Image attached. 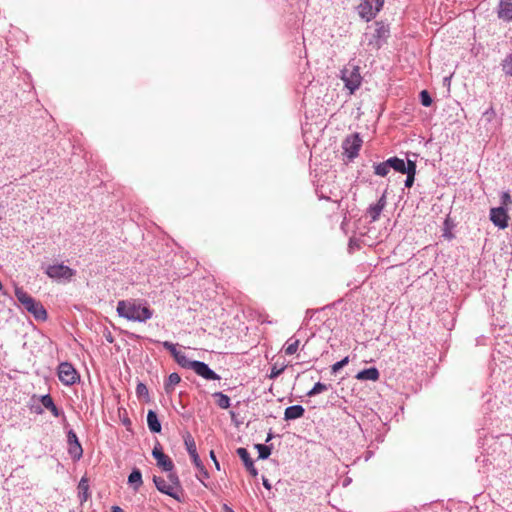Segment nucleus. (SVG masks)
<instances>
[{
  "label": "nucleus",
  "mask_w": 512,
  "mask_h": 512,
  "mask_svg": "<svg viewBox=\"0 0 512 512\" xmlns=\"http://www.w3.org/2000/svg\"><path fill=\"white\" fill-rule=\"evenodd\" d=\"M116 311L120 317L139 323H145L153 317V310L148 303L139 299L118 301Z\"/></svg>",
  "instance_id": "1"
},
{
  "label": "nucleus",
  "mask_w": 512,
  "mask_h": 512,
  "mask_svg": "<svg viewBox=\"0 0 512 512\" xmlns=\"http://www.w3.org/2000/svg\"><path fill=\"white\" fill-rule=\"evenodd\" d=\"M15 297L21 303V305L38 320H45L47 317L46 310L43 305L32 298L27 292L21 287L15 288Z\"/></svg>",
  "instance_id": "2"
},
{
  "label": "nucleus",
  "mask_w": 512,
  "mask_h": 512,
  "mask_svg": "<svg viewBox=\"0 0 512 512\" xmlns=\"http://www.w3.org/2000/svg\"><path fill=\"white\" fill-rule=\"evenodd\" d=\"M184 444H185L188 454L190 455V457L192 459L193 464L195 465V467L197 468V470L199 472L198 479L202 483H204V479L209 478V473L206 470L204 464L202 463V461L197 453L195 440L190 433H186L184 435Z\"/></svg>",
  "instance_id": "3"
},
{
  "label": "nucleus",
  "mask_w": 512,
  "mask_h": 512,
  "mask_svg": "<svg viewBox=\"0 0 512 512\" xmlns=\"http://www.w3.org/2000/svg\"><path fill=\"white\" fill-rule=\"evenodd\" d=\"M341 79L344 81L345 87L350 91V93H354L362 83V76L360 74L359 67L351 62L348 63L341 70Z\"/></svg>",
  "instance_id": "4"
},
{
  "label": "nucleus",
  "mask_w": 512,
  "mask_h": 512,
  "mask_svg": "<svg viewBox=\"0 0 512 512\" xmlns=\"http://www.w3.org/2000/svg\"><path fill=\"white\" fill-rule=\"evenodd\" d=\"M383 5L384 0H361L356 9L358 15L368 22L376 17Z\"/></svg>",
  "instance_id": "5"
},
{
  "label": "nucleus",
  "mask_w": 512,
  "mask_h": 512,
  "mask_svg": "<svg viewBox=\"0 0 512 512\" xmlns=\"http://www.w3.org/2000/svg\"><path fill=\"white\" fill-rule=\"evenodd\" d=\"M67 452L73 461H78L83 456V448L76 433L73 430L67 433Z\"/></svg>",
  "instance_id": "6"
},
{
  "label": "nucleus",
  "mask_w": 512,
  "mask_h": 512,
  "mask_svg": "<svg viewBox=\"0 0 512 512\" xmlns=\"http://www.w3.org/2000/svg\"><path fill=\"white\" fill-rule=\"evenodd\" d=\"M389 28L382 23L377 22L372 38L369 40V45L379 49L386 39L389 37Z\"/></svg>",
  "instance_id": "7"
},
{
  "label": "nucleus",
  "mask_w": 512,
  "mask_h": 512,
  "mask_svg": "<svg viewBox=\"0 0 512 512\" xmlns=\"http://www.w3.org/2000/svg\"><path fill=\"white\" fill-rule=\"evenodd\" d=\"M152 455L155 458L157 465L162 468V470L171 472L174 469L173 461L163 453L162 447L159 443L153 448Z\"/></svg>",
  "instance_id": "8"
},
{
  "label": "nucleus",
  "mask_w": 512,
  "mask_h": 512,
  "mask_svg": "<svg viewBox=\"0 0 512 512\" xmlns=\"http://www.w3.org/2000/svg\"><path fill=\"white\" fill-rule=\"evenodd\" d=\"M362 145V140L359 137V134H353L348 136L343 142V149L349 158H355Z\"/></svg>",
  "instance_id": "9"
},
{
  "label": "nucleus",
  "mask_w": 512,
  "mask_h": 512,
  "mask_svg": "<svg viewBox=\"0 0 512 512\" xmlns=\"http://www.w3.org/2000/svg\"><path fill=\"white\" fill-rule=\"evenodd\" d=\"M508 213L504 207L491 208L490 220L492 223L500 229H504L508 226Z\"/></svg>",
  "instance_id": "10"
},
{
  "label": "nucleus",
  "mask_w": 512,
  "mask_h": 512,
  "mask_svg": "<svg viewBox=\"0 0 512 512\" xmlns=\"http://www.w3.org/2000/svg\"><path fill=\"white\" fill-rule=\"evenodd\" d=\"M192 370L206 380H220V376L202 361H194Z\"/></svg>",
  "instance_id": "11"
},
{
  "label": "nucleus",
  "mask_w": 512,
  "mask_h": 512,
  "mask_svg": "<svg viewBox=\"0 0 512 512\" xmlns=\"http://www.w3.org/2000/svg\"><path fill=\"white\" fill-rule=\"evenodd\" d=\"M386 206V195L383 193V195L380 197V199L374 203L371 204L367 209V216L370 218L371 222H375L379 219L383 209Z\"/></svg>",
  "instance_id": "12"
},
{
  "label": "nucleus",
  "mask_w": 512,
  "mask_h": 512,
  "mask_svg": "<svg viewBox=\"0 0 512 512\" xmlns=\"http://www.w3.org/2000/svg\"><path fill=\"white\" fill-rule=\"evenodd\" d=\"M153 482H154L156 488L161 493H164L170 497H173L174 499H178V496L175 493V490L173 489V485L169 484L167 480H165L164 478L159 477V476H154Z\"/></svg>",
  "instance_id": "13"
},
{
  "label": "nucleus",
  "mask_w": 512,
  "mask_h": 512,
  "mask_svg": "<svg viewBox=\"0 0 512 512\" xmlns=\"http://www.w3.org/2000/svg\"><path fill=\"white\" fill-rule=\"evenodd\" d=\"M498 17L503 21H512V0H501L498 7Z\"/></svg>",
  "instance_id": "14"
},
{
  "label": "nucleus",
  "mask_w": 512,
  "mask_h": 512,
  "mask_svg": "<svg viewBox=\"0 0 512 512\" xmlns=\"http://www.w3.org/2000/svg\"><path fill=\"white\" fill-rule=\"evenodd\" d=\"M305 409L301 405H292L285 409L284 419L286 421L295 420L303 417Z\"/></svg>",
  "instance_id": "15"
},
{
  "label": "nucleus",
  "mask_w": 512,
  "mask_h": 512,
  "mask_svg": "<svg viewBox=\"0 0 512 512\" xmlns=\"http://www.w3.org/2000/svg\"><path fill=\"white\" fill-rule=\"evenodd\" d=\"M409 161L405 162L403 159H400L398 157H391L387 159V164L390 166L391 169H394L397 172L405 173L406 169L409 168Z\"/></svg>",
  "instance_id": "16"
},
{
  "label": "nucleus",
  "mask_w": 512,
  "mask_h": 512,
  "mask_svg": "<svg viewBox=\"0 0 512 512\" xmlns=\"http://www.w3.org/2000/svg\"><path fill=\"white\" fill-rule=\"evenodd\" d=\"M147 424L149 430L152 433H160L161 432V423L158 419L157 413L153 410H149L147 413Z\"/></svg>",
  "instance_id": "17"
},
{
  "label": "nucleus",
  "mask_w": 512,
  "mask_h": 512,
  "mask_svg": "<svg viewBox=\"0 0 512 512\" xmlns=\"http://www.w3.org/2000/svg\"><path fill=\"white\" fill-rule=\"evenodd\" d=\"M379 371L375 367L364 369L356 375V378L358 380H371V381H377L379 379Z\"/></svg>",
  "instance_id": "18"
},
{
  "label": "nucleus",
  "mask_w": 512,
  "mask_h": 512,
  "mask_svg": "<svg viewBox=\"0 0 512 512\" xmlns=\"http://www.w3.org/2000/svg\"><path fill=\"white\" fill-rule=\"evenodd\" d=\"M77 491L80 503L82 504L83 502L87 501V499L89 498V484L88 479L86 477L81 478L77 487Z\"/></svg>",
  "instance_id": "19"
},
{
  "label": "nucleus",
  "mask_w": 512,
  "mask_h": 512,
  "mask_svg": "<svg viewBox=\"0 0 512 512\" xmlns=\"http://www.w3.org/2000/svg\"><path fill=\"white\" fill-rule=\"evenodd\" d=\"M79 381V373L74 369V367L70 363L66 362V386L73 385Z\"/></svg>",
  "instance_id": "20"
},
{
  "label": "nucleus",
  "mask_w": 512,
  "mask_h": 512,
  "mask_svg": "<svg viewBox=\"0 0 512 512\" xmlns=\"http://www.w3.org/2000/svg\"><path fill=\"white\" fill-rule=\"evenodd\" d=\"M45 272L50 278L64 277V265L63 264L49 265V266H47Z\"/></svg>",
  "instance_id": "21"
},
{
  "label": "nucleus",
  "mask_w": 512,
  "mask_h": 512,
  "mask_svg": "<svg viewBox=\"0 0 512 512\" xmlns=\"http://www.w3.org/2000/svg\"><path fill=\"white\" fill-rule=\"evenodd\" d=\"M39 402H41L43 408L50 410L54 416L59 415L58 409H57L56 405L54 404L53 399L51 398L50 395L47 394V395L39 397Z\"/></svg>",
  "instance_id": "22"
},
{
  "label": "nucleus",
  "mask_w": 512,
  "mask_h": 512,
  "mask_svg": "<svg viewBox=\"0 0 512 512\" xmlns=\"http://www.w3.org/2000/svg\"><path fill=\"white\" fill-rule=\"evenodd\" d=\"M128 483L133 486L134 490L137 491L139 487L142 485V474L138 469H134L129 477H128Z\"/></svg>",
  "instance_id": "23"
},
{
  "label": "nucleus",
  "mask_w": 512,
  "mask_h": 512,
  "mask_svg": "<svg viewBox=\"0 0 512 512\" xmlns=\"http://www.w3.org/2000/svg\"><path fill=\"white\" fill-rule=\"evenodd\" d=\"M404 174L407 175L406 180H405V187H407V188L412 187L414 180H415V174H416L415 161H409V168L406 169V172Z\"/></svg>",
  "instance_id": "24"
},
{
  "label": "nucleus",
  "mask_w": 512,
  "mask_h": 512,
  "mask_svg": "<svg viewBox=\"0 0 512 512\" xmlns=\"http://www.w3.org/2000/svg\"><path fill=\"white\" fill-rule=\"evenodd\" d=\"M212 396L216 399V403L220 408L228 409L230 407V398L226 394L215 392Z\"/></svg>",
  "instance_id": "25"
},
{
  "label": "nucleus",
  "mask_w": 512,
  "mask_h": 512,
  "mask_svg": "<svg viewBox=\"0 0 512 512\" xmlns=\"http://www.w3.org/2000/svg\"><path fill=\"white\" fill-rule=\"evenodd\" d=\"M181 381L180 376L177 373H171L166 382H165V390L167 393L174 390V387L179 384Z\"/></svg>",
  "instance_id": "26"
},
{
  "label": "nucleus",
  "mask_w": 512,
  "mask_h": 512,
  "mask_svg": "<svg viewBox=\"0 0 512 512\" xmlns=\"http://www.w3.org/2000/svg\"><path fill=\"white\" fill-rule=\"evenodd\" d=\"M174 359L181 367L192 370L195 360L188 359L183 352L180 351Z\"/></svg>",
  "instance_id": "27"
},
{
  "label": "nucleus",
  "mask_w": 512,
  "mask_h": 512,
  "mask_svg": "<svg viewBox=\"0 0 512 512\" xmlns=\"http://www.w3.org/2000/svg\"><path fill=\"white\" fill-rule=\"evenodd\" d=\"M331 387V385L329 384H325V383H322V382H317L313 387L312 389H310L308 392H307V396L308 397H313L315 395H318L324 391H327L329 388Z\"/></svg>",
  "instance_id": "28"
},
{
  "label": "nucleus",
  "mask_w": 512,
  "mask_h": 512,
  "mask_svg": "<svg viewBox=\"0 0 512 512\" xmlns=\"http://www.w3.org/2000/svg\"><path fill=\"white\" fill-rule=\"evenodd\" d=\"M373 167L374 173L381 177H385L391 169L390 166L387 164V160L381 163H376L374 164Z\"/></svg>",
  "instance_id": "29"
},
{
  "label": "nucleus",
  "mask_w": 512,
  "mask_h": 512,
  "mask_svg": "<svg viewBox=\"0 0 512 512\" xmlns=\"http://www.w3.org/2000/svg\"><path fill=\"white\" fill-rule=\"evenodd\" d=\"M236 452H237V455L240 457V459L243 461V464L245 467L246 466L252 467L253 460L251 459L250 454L246 448L240 447L237 449Z\"/></svg>",
  "instance_id": "30"
},
{
  "label": "nucleus",
  "mask_w": 512,
  "mask_h": 512,
  "mask_svg": "<svg viewBox=\"0 0 512 512\" xmlns=\"http://www.w3.org/2000/svg\"><path fill=\"white\" fill-rule=\"evenodd\" d=\"M299 340L298 339H293V338H290L287 343H286V346L284 348V351H285V354L287 355H293L297 352L298 350V347H299Z\"/></svg>",
  "instance_id": "31"
},
{
  "label": "nucleus",
  "mask_w": 512,
  "mask_h": 512,
  "mask_svg": "<svg viewBox=\"0 0 512 512\" xmlns=\"http://www.w3.org/2000/svg\"><path fill=\"white\" fill-rule=\"evenodd\" d=\"M29 408L32 413H35V414L43 413V406H42L41 402H39V398H37L36 396H33L31 398Z\"/></svg>",
  "instance_id": "32"
},
{
  "label": "nucleus",
  "mask_w": 512,
  "mask_h": 512,
  "mask_svg": "<svg viewBox=\"0 0 512 512\" xmlns=\"http://www.w3.org/2000/svg\"><path fill=\"white\" fill-rule=\"evenodd\" d=\"M255 448L259 453L260 459H267L271 455V447L264 444H256Z\"/></svg>",
  "instance_id": "33"
},
{
  "label": "nucleus",
  "mask_w": 512,
  "mask_h": 512,
  "mask_svg": "<svg viewBox=\"0 0 512 512\" xmlns=\"http://www.w3.org/2000/svg\"><path fill=\"white\" fill-rule=\"evenodd\" d=\"M502 69L506 75L512 76V53L503 60Z\"/></svg>",
  "instance_id": "34"
},
{
  "label": "nucleus",
  "mask_w": 512,
  "mask_h": 512,
  "mask_svg": "<svg viewBox=\"0 0 512 512\" xmlns=\"http://www.w3.org/2000/svg\"><path fill=\"white\" fill-rule=\"evenodd\" d=\"M285 368H286V366L284 364L278 366L277 363H275L271 367V370H270V373L268 375V378L269 379L277 378L285 370Z\"/></svg>",
  "instance_id": "35"
},
{
  "label": "nucleus",
  "mask_w": 512,
  "mask_h": 512,
  "mask_svg": "<svg viewBox=\"0 0 512 512\" xmlns=\"http://www.w3.org/2000/svg\"><path fill=\"white\" fill-rule=\"evenodd\" d=\"M162 346L166 350H168L174 358L180 352V350L177 349V344H174L172 342L164 341V342H162Z\"/></svg>",
  "instance_id": "36"
},
{
  "label": "nucleus",
  "mask_w": 512,
  "mask_h": 512,
  "mask_svg": "<svg viewBox=\"0 0 512 512\" xmlns=\"http://www.w3.org/2000/svg\"><path fill=\"white\" fill-rule=\"evenodd\" d=\"M420 101L421 104L425 107H429L432 104V98L428 91L423 90L420 92Z\"/></svg>",
  "instance_id": "37"
},
{
  "label": "nucleus",
  "mask_w": 512,
  "mask_h": 512,
  "mask_svg": "<svg viewBox=\"0 0 512 512\" xmlns=\"http://www.w3.org/2000/svg\"><path fill=\"white\" fill-rule=\"evenodd\" d=\"M349 362V357H345L343 358L342 360L334 363L332 366H331V370L333 373H336L338 372L340 369H342L345 365H347Z\"/></svg>",
  "instance_id": "38"
},
{
  "label": "nucleus",
  "mask_w": 512,
  "mask_h": 512,
  "mask_svg": "<svg viewBox=\"0 0 512 512\" xmlns=\"http://www.w3.org/2000/svg\"><path fill=\"white\" fill-rule=\"evenodd\" d=\"M512 204L511 196L508 192H503L501 194V206L507 209V207Z\"/></svg>",
  "instance_id": "39"
},
{
  "label": "nucleus",
  "mask_w": 512,
  "mask_h": 512,
  "mask_svg": "<svg viewBox=\"0 0 512 512\" xmlns=\"http://www.w3.org/2000/svg\"><path fill=\"white\" fill-rule=\"evenodd\" d=\"M168 483L173 485V489L179 486V479L175 473L169 472Z\"/></svg>",
  "instance_id": "40"
},
{
  "label": "nucleus",
  "mask_w": 512,
  "mask_h": 512,
  "mask_svg": "<svg viewBox=\"0 0 512 512\" xmlns=\"http://www.w3.org/2000/svg\"><path fill=\"white\" fill-rule=\"evenodd\" d=\"M57 375L61 382H64L65 376H64V362H60L57 367Z\"/></svg>",
  "instance_id": "41"
},
{
  "label": "nucleus",
  "mask_w": 512,
  "mask_h": 512,
  "mask_svg": "<svg viewBox=\"0 0 512 512\" xmlns=\"http://www.w3.org/2000/svg\"><path fill=\"white\" fill-rule=\"evenodd\" d=\"M246 469L249 471V473L253 476V477H256L258 475V471L257 469L254 467V463H252V467L251 466H246Z\"/></svg>",
  "instance_id": "42"
},
{
  "label": "nucleus",
  "mask_w": 512,
  "mask_h": 512,
  "mask_svg": "<svg viewBox=\"0 0 512 512\" xmlns=\"http://www.w3.org/2000/svg\"><path fill=\"white\" fill-rule=\"evenodd\" d=\"M210 458L213 460V462H214V464H215L216 469H217V470H220V464H219V462L217 461L216 456H215V453H214V451H213V450H212V451H210Z\"/></svg>",
  "instance_id": "43"
},
{
  "label": "nucleus",
  "mask_w": 512,
  "mask_h": 512,
  "mask_svg": "<svg viewBox=\"0 0 512 512\" xmlns=\"http://www.w3.org/2000/svg\"><path fill=\"white\" fill-rule=\"evenodd\" d=\"M146 391H147L146 386L144 384H142V383H139L138 386H137V393L140 395V394H142V393H144Z\"/></svg>",
  "instance_id": "44"
},
{
  "label": "nucleus",
  "mask_w": 512,
  "mask_h": 512,
  "mask_svg": "<svg viewBox=\"0 0 512 512\" xmlns=\"http://www.w3.org/2000/svg\"><path fill=\"white\" fill-rule=\"evenodd\" d=\"M74 270L70 269L68 266H66V280L69 279L74 275Z\"/></svg>",
  "instance_id": "45"
},
{
  "label": "nucleus",
  "mask_w": 512,
  "mask_h": 512,
  "mask_svg": "<svg viewBox=\"0 0 512 512\" xmlns=\"http://www.w3.org/2000/svg\"><path fill=\"white\" fill-rule=\"evenodd\" d=\"M262 481H263V486H264L266 489L270 490V489H271V484H270L269 480H268L267 478L263 477V478H262Z\"/></svg>",
  "instance_id": "46"
},
{
  "label": "nucleus",
  "mask_w": 512,
  "mask_h": 512,
  "mask_svg": "<svg viewBox=\"0 0 512 512\" xmlns=\"http://www.w3.org/2000/svg\"><path fill=\"white\" fill-rule=\"evenodd\" d=\"M111 512H124L119 506H113Z\"/></svg>",
  "instance_id": "47"
},
{
  "label": "nucleus",
  "mask_w": 512,
  "mask_h": 512,
  "mask_svg": "<svg viewBox=\"0 0 512 512\" xmlns=\"http://www.w3.org/2000/svg\"><path fill=\"white\" fill-rule=\"evenodd\" d=\"M491 114L492 115L494 114V110L492 107L484 113V115H491Z\"/></svg>",
  "instance_id": "48"
},
{
  "label": "nucleus",
  "mask_w": 512,
  "mask_h": 512,
  "mask_svg": "<svg viewBox=\"0 0 512 512\" xmlns=\"http://www.w3.org/2000/svg\"><path fill=\"white\" fill-rule=\"evenodd\" d=\"M271 439V434L268 435L266 442H268Z\"/></svg>",
  "instance_id": "49"
},
{
  "label": "nucleus",
  "mask_w": 512,
  "mask_h": 512,
  "mask_svg": "<svg viewBox=\"0 0 512 512\" xmlns=\"http://www.w3.org/2000/svg\"><path fill=\"white\" fill-rule=\"evenodd\" d=\"M227 512H234V511L230 508H227Z\"/></svg>",
  "instance_id": "50"
}]
</instances>
